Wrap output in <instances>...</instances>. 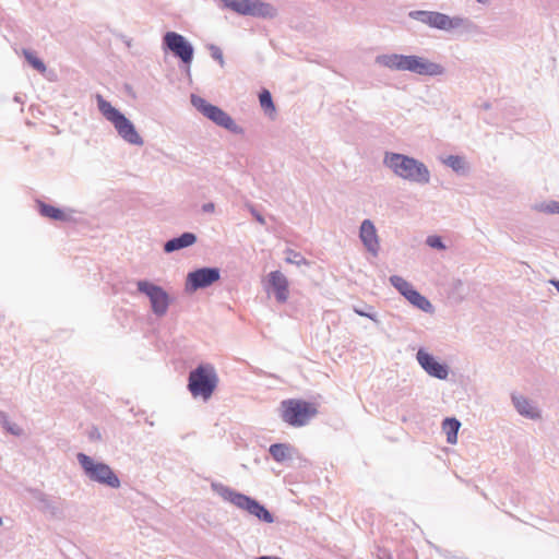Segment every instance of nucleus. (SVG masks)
Instances as JSON below:
<instances>
[{
  "label": "nucleus",
  "instance_id": "f03ea898",
  "mask_svg": "<svg viewBox=\"0 0 559 559\" xmlns=\"http://www.w3.org/2000/svg\"><path fill=\"white\" fill-rule=\"evenodd\" d=\"M212 490L217 493L224 501H228L240 510L248 512L250 515L257 518L263 523H273L274 515L257 499L236 491L235 489L222 484L213 481L211 484Z\"/></svg>",
  "mask_w": 559,
  "mask_h": 559
},
{
  "label": "nucleus",
  "instance_id": "f3484780",
  "mask_svg": "<svg viewBox=\"0 0 559 559\" xmlns=\"http://www.w3.org/2000/svg\"><path fill=\"white\" fill-rule=\"evenodd\" d=\"M411 72L418 75L438 76L444 73V68L439 63L414 55Z\"/></svg>",
  "mask_w": 559,
  "mask_h": 559
},
{
  "label": "nucleus",
  "instance_id": "37998d69",
  "mask_svg": "<svg viewBox=\"0 0 559 559\" xmlns=\"http://www.w3.org/2000/svg\"><path fill=\"white\" fill-rule=\"evenodd\" d=\"M2 525V518H0V526Z\"/></svg>",
  "mask_w": 559,
  "mask_h": 559
},
{
  "label": "nucleus",
  "instance_id": "412c9836",
  "mask_svg": "<svg viewBox=\"0 0 559 559\" xmlns=\"http://www.w3.org/2000/svg\"><path fill=\"white\" fill-rule=\"evenodd\" d=\"M405 298L414 307H416L417 309H419L426 313H432L435 310L432 304L414 287L411 292H408V294L405 296Z\"/></svg>",
  "mask_w": 559,
  "mask_h": 559
},
{
  "label": "nucleus",
  "instance_id": "72a5a7b5",
  "mask_svg": "<svg viewBox=\"0 0 559 559\" xmlns=\"http://www.w3.org/2000/svg\"><path fill=\"white\" fill-rule=\"evenodd\" d=\"M209 50H210L211 57L215 61H217L219 63V66L223 68L224 64H225V60H224V56H223L222 49L218 46L212 44V45L209 46Z\"/></svg>",
  "mask_w": 559,
  "mask_h": 559
},
{
  "label": "nucleus",
  "instance_id": "4c0bfd02",
  "mask_svg": "<svg viewBox=\"0 0 559 559\" xmlns=\"http://www.w3.org/2000/svg\"><path fill=\"white\" fill-rule=\"evenodd\" d=\"M91 439H100V433L97 428H94L90 433Z\"/></svg>",
  "mask_w": 559,
  "mask_h": 559
},
{
  "label": "nucleus",
  "instance_id": "0eeeda50",
  "mask_svg": "<svg viewBox=\"0 0 559 559\" xmlns=\"http://www.w3.org/2000/svg\"><path fill=\"white\" fill-rule=\"evenodd\" d=\"M225 9L242 16L272 20L278 14L277 9L262 0H219Z\"/></svg>",
  "mask_w": 559,
  "mask_h": 559
},
{
  "label": "nucleus",
  "instance_id": "20e7f679",
  "mask_svg": "<svg viewBox=\"0 0 559 559\" xmlns=\"http://www.w3.org/2000/svg\"><path fill=\"white\" fill-rule=\"evenodd\" d=\"M99 112L115 127L119 136L131 145H143L144 141L136 131L133 122L119 109L114 107L102 95L96 96Z\"/></svg>",
  "mask_w": 559,
  "mask_h": 559
},
{
  "label": "nucleus",
  "instance_id": "cd10ccee",
  "mask_svg": "<svg viewBox=\"0 0 559 559\" xmlns=\"http://www.w3.org/2000/svg\"><path fill=\"white\" fill-rule=\"evenodd\" d=\"M0 424L7 432H9L15 437H20L23 433V429L20 426H17L15 423H12L9 419V416L7 415V413H4V412H0Z\"/></svg>",
  "mask_w": 559,
  "mask_h": 559
},
{
  "label": "nucleus",
  "instance_id": "5701e85b",
  "mask_svg": "<svg viewBox=\"0 0 559 559\" xmlns=\"http://www.w3.org/2000/svg\"><path fill=\"white\" fill-rule=\"evenodd\" d=\"M461 427L460 420L454 417H447L442 423V428L447 435L448 443L454 444L457 441V432Z\"/></svg>",
  "mask_w": 559,
  "mask_h": 559
},
{
  "label": "nucleus",
  "instance_id": "9b49d317",
  "mask_svg": "<svg viewBox=\"0 0 559 559\" xmlns=\"http://www.w3.org/2000/svg\"><path fill=\"white\" fill-rule=\"evenodd\" d=\"M221 270L215 266H203L188 273L186 278V292L195 293L219 281Z\"/></svg>",
  "mask_w": 559,
  "mask_h": 559
},
{
  "label": "nucleus",
  "instance_id": "a19ab883",
  "mask_svg": "<svg viewBox=\"0 0 559 559\" xmlns=\"http://www.w3.org/2000/svg\"><path fill=\"white\" fill-rule=\"evenodd\" d=\"M490 107H491V106H490V104H489V103H484V105H483V108H484V109H486V110H487V109H489Z\"/></svg>",
  "mask_w": 559,
  "mask_h": 559
},
{
  "label": "nucleus",
  "instance_id": "4be33fe9",
  "mask_svg": "<svg viewBox=\"0 0 559 559\" xmlns=\"http://www.w3.org/2000/svg\"><path fill=\"white\" fill-rule=\"evenodd\" d=\"M293 447L288 443H273L270 445L269 452L274 461L276 462H285L290 460Z\"/></svg>",
  "mask_w": 559,
  "mask_h": 559
},
{
  "label": "nucleus",
  "instance_id": "39448f33",
  "mask_svg": "<svg viewBox=\"0 0 559 559\" xmlns=\"http://www.w3.org/2000/svg\"><path fill=\"white\" fill-rule=\"evenodd\" d=\"M76 459L81 468L83 469L84 475L91 481L114 489L120 487L121 481L118 475L108 464L95 461L93 457L82 452L76 454Z\"/></svg>",
  "mask_w": 559,
  "mask_h": 559
},
{
  "label": "nucleus",
  "instance_id": "ea45409f",
  "mask_svg": "<svg viewBox=\"0 0 559 559\" xmlns=\"http://www.w3.org/2000/svg\"><path fill=\"white\" fill-rule=\"evenodd\" d=\"M255 559H282V558L275 557V556H260V557H257Z\"/></svg>",
  "mask_w": 559,
  "mask_h": 559
},
{
  "label": "nucleus",
  "instance_id": "f8f14e48",
  "mask_svg": "<svg viewBox=\"0 0 559 559\" xmlns=\"http://www.w3.org/2000/svg\"><path fill=\"white\" fill-rule=\"evenodd\" d=\"M416 358L420 367L431 377L439 380H445L449 376V366L439 362L433 355L426 352L424 348L418 349Z\"/></svg>",
  "mask_w": 559,
  "mask_h": 559
},
{
  "label": "nucleus",
  "instance_id": "2f4dec72",
  "mask_svg": "<svg viewBox=\"0 0 559 559\" xmlns=\"http://www.w3.org/2000/svg\"><path fill=\"white\" fill-rule=\"evenodd\" d=\"M536 210L548 214H559V202L550 201L548 203H540L536 205Z\"/></svg>",
  "mask_w": 559,
  "mask_h": 559
},
{
  "label": "nucleus",
  "instance_id": "b1692460",
  "mask_svg": "<svg viewBox=\"0 0 559 559\" xmlns=\"http://www.w3.org/2000/svg\"><path fill=\"white\" fill-rule=\"evenodd\" d=\"M436 14L437 11L413 10L408 12V17L435 28Z\"/></svg>",
  "mask_w": 559,
  "mask_h": 559
},
{
  "label": "nucleus",
  "instance_id": "a211bd4d",
  "mask_svg": "<svg viewBox=\"0 0 559 559\" xmlns=\"http://www.w3.org/2000/svg\"><path fill=\"white\" fill-rule=\"evenodd\" d=\"M269 284L274 293L275 299L284 304L288 299V281L281 271H273L269 274Z\"/></svg>",
  "mask_w": 559,
  "mask_h": 559
},
{
  "label": "nucleus",
  "instance_id": "dca6fc26",
  "mask_svg": "<svg viewBox=\"0 0 559 559\" xmlns=\"http://www.w3.org/2000/svg\"><path fill=\"white\" fill-rule=\"evenodd\" d=\"M36 210L40 216L56 222H73L72 214L74 210H62L60 207L48 204L41 200H36Z\"/></svg>",
  "mask_w": 559,
  "mask_h": 559
},
{
  "label": "nucleus",
  "instance_id": "393cba45",
  "mask_svg": "<svg viewBox=\"0 0 559 559\" xmlns=\"http://www.w3.org/2000/svg\"><path fill=\"white\" fill-rule=\"evenodd\" d=\"M28 492L32 495V497L37 500L41 504V509L45 511L50 512L51 514L57 513V507L53 504V502L48 498V496L43 492L39 489L32 488L28 489Z\"/></svg>",
  "mask_w": 559,
  "mask_h": 559
},
{
  "label": "nucleus",
  "instance_id": "7c9ffc66",
  "mask_svg": "<svg viewBox=\"0 0 559 559\" xmlns=\"http://www.w3.org/2000/svg\"><path fill=\"white\" fill-rule=\"evenodd\" d=\"M259 102H260V106L265 110V111H275V105H274V102H273V98H272V94L270 93L269 90L266 88H263L260 94H259Z\"/></svg>",
  "mask_w": 559,
  "mask_h": 559
},
{
  "label": "nucleus",
  "instance_id": "f257e3e1",
  "mask_svg": "<svg viewBox=\"0 0 559 559\" xmlns=\"http://www.w3.org/2000/svg\"><path fill=\"white\" fill-rule=\"evenodd\" d=\"M383 165L403 180L420 186L430 182V170L415 157L394 152H385Z\"/></svg>",
  "mask_w": 559,
  "mask_h": 559
},
{
  "label": "nucleus",
  "instance_id": "9d476101",
  "mask_svg": "<svg viewBox=\"0 0 559 559\" xmlns=\"http://www.w3.org/2000/svg\"><path fill=\"white\" fill-rule=\"evenodd\" d=\"M162 46L165 51H170L185 66L190 68L194 56V48L183 35L173 31L166 32L163 36Z\"/></svg>",
  "mask_w": 559,
  "mask_h": 559
},
{
  "label": "nucleus",
  "instance_id": "7ed1b4c3",
  "mask_svg": "<svg viewBox=\"0 0 559 559\" xmlns=\"http://www.w3.org/2000/svg\"><path fill=\"white\" fill-rule=\"evenodd\" d=\"M219 379L215 367L209 362H201L190 370L187 388L194 399L209 401L217 389Z\"/></svg>",
  "mask_w": 559,
  "mask_h": 559
},
{
  "label": "nucleus",
  "instance_id": "423d86ee",
  "mask_svg": "<svg viewBox=\"0 0 559 559\" xmlns=\"http://www.w3.org/2000/svg\"><path fill=\"white\" fill-rule=\"evenodd\" d=\"M281 418L292 427L306 426L318 414L317 406L300 399H288L281 402Z\"/></svg>",
  "mask_w": 559,
  "mask_h": 559
},
{
  "label": "nucleus",
  "instance_id": "1a4fd4ad",
  "mask_svg": "<svg viewBox=\"0 0 559 559\" xmlns=\"http://www.w3.org/2000/svg\"><path fill=\"white\" fill-rule=\"evenodd\" d=\"M138 292L145 295L151 304L152 312L158 317H164L171 304L169 294L159 285L147 280L136 282Z\"/></svg>",
  "mask_w": 559,
  "mask_h": 559
},
{
  "label": "nucleus",
  "instance_id": "ddd939ff",
  "mask_svg": "<svg viewBox=\"0 0 559 559\" xmlns=\"http://www.w3.org/2000/svg\"><path fill=\"white\" fill-rule=\"evenodd\" d=\"M435 17V28L440 31L449 32L461 27L466 33H472L477 28V25L467 17L449 16L441 12H437Z\"/></svg>",
  "mask_w": 559,
  "mask_h": 559
},
{
  "label": "nucleus",
  "instance_id": "aec40b11",
  "mask_svg": "<svg viewBox=\"0 0 559 559\" xmlns=\"http://www.w3.org/2000/svg\"><path fill=\"white\" fill-rule=\"evenodd\" d=\"M197 240L198 238L194 233L185 231L181 235L167 240L164 243V251L166 253H171L194 245Z\"/></svg>",
  "mask_w": 559,
  "mask_h": 559
},
{
  "label": "nucleus",
  "instance_id": "58836bf2",
  "mask_svg": "<svg viewBox=\"0 0 559 559\" xmlns=\"http://www.w3.org/2000/svg\"><path fill=\"white\" fill-rule=\"evenodd\" d=\"M550 284L557 289L559 293V280H550Z\"/></svg>",
  "mask_w": 559,
  "mask_h": 559
},
{
  "label": "nucleus",
  "instance_id": "473e14b6",
  "mask_svg": "<svg viewBox=\"0 0 559 559\" xmlns=\"http://www.w3.org/2000/svg\"><path fill=\"white\" fill-rule=\"evenodd\" d=\"M286 262L296 265L309 264V262L305 259V257H302L301 253L294 250H287Z\"/></svg>",
  "mask_w": 559,
  "mask_h": 559
},
{
  "label": "nucleus",
  "instance_id": "6ab92c4d",
  "mask_svg": "<svg viewBox=\"0 0 559 559\" xmlns=\"http://www.w3.org/2000/svg\"><path fill=\"white\" fill-rule=\"evenodd\" d=\"M511 399L516 412L521 416L534 420L542 417L540 411L528 399L515 394H512Z\"/></svg>",
  "mask_w": 559,
  "mask_h": 559
},
{
  "label": "nucleus",
  "instance_id": "bb28decb",
  "mask_svg": "<svg viewBox=\"0 0 559 559\" xmlns=\"http://www.w3.org/2000/svg\"><path fill=\"white\" fill-rule=\"evenodd\" d=\"M389 282L404 297L413 289V285L399 275H391Z\"/></svg>",
  "mask_w": 559,
  "mask_h": 559
},
{
  "label": "nucleus",
  "instance_id": "6e6552de",
  "mask_svg": "<svg viewBox=\"0 0 559 559\" xmlns=\"http://www.w3.org/2000/svg\"><path fill=\"white\" fill-rule=\"evenodd\" d=\"M190 99L192 106L216 126L235 134L242 133V128L239 127L234 119L218 106L209 103L206 99L195 94H191Z\"/></svg>",
  "mask_w": 559,
  "mask_h": 559
},
{
  "label": "nucleus",
  "instance_id": "e433bc0d",
  "mask_svg": "<svg viewBox=\"0 0 559 559\" xmlns=\"http://www.w3.org/2000/svg\"><path fill=\"white\" fill-rule=\"evenodd\" d=\"M203 213H213L215 211V204L213 202H207L202 205Z\"/></svg>",
  "mask_w": 559,
  "mask_h": 559
},
{
  "label": "nucleus",
  "instance_id": "a878e982",
  "mask_svg": "<svg viewBox=\"0 0 559 559\" xmlns=\"http://www.w3.org/2000/svg\"><path fill=\"white\" fill-rule=\"evenodd\" d=\"M22 55L24 56L27 63L37 70L39 73H44L46 71V64L45 62L36 56V53L27 48L22 49Z\"/></svg>",
  "mask_w": 559,
  "mask_h": 559
},
{
  "label": "nucleus",
  "instance_id": "c85d7f7f",
  "mask_svg": "<svg viewBox=\"0 0 559 559\" xmlns=\"http://www.w3.org/2000/svg\"><path fill=\"white\" fill-rule=\"evenodd\" d=\"M353 311L360 316L372 320L376 323H379L378 314L373 311V307L368 304L355 305L353 306Z\"/></svg>",
  "mask_w": 559,
  "mask_h": 559
},
{
  "label": "nucleus",
  "instance_id": "4468645a",
  "mask_svg": "<svg viewBox=\"0 0 559 559\" xmlns=\"http://www.w3.org/2000/svg\"><path fill=\"white\" fill-rule=\"evenodd\" d=\"M414 55L384 53L376 58V63L394 71L411 72Z\"/></svg>",
  "mask_w": 559,
  "mask_h": 559
},
{
  "label": "nucleus",
  "instance_id": "2eb2a0df",
  "mask_svg": "<svg viewBox=\"0 0 559 559\" xmlns=\"http://www.w3.org/2000/svg\"><path fill=\"white\" fill-rule=\"evenodd\" d=\"M359 238L367 249L373 255L380 250L379 237L374 224L370 219H364L359 227Z\"/></svg>",
  "mask_w": 559,
  "mask_h": 559
},
{
  "label": "nucleus",
  "instance_id": "f704fd0d",
  "mask_svg": "<svg viewBox=\"0 0 559 559\" xmlns=\"http://www.w3.org/2000/svg\"><path fill=\"white\" fill-rule=\"evenodd\" d=\"M427 245L433 249L444 250L445 245L440 236H429L426 240Z\"/></svg>",
  "mask_w": 559,
  "mask_h": 559
},
{
  "label": "nucleus",
  "instance_id": "c9c22d12",
  "mask_svg": "<svg viewBox=\"0 0 559 559\" xmlns=\"http://www.w3.org/2000/svg\"><path fill=\"white\" fill-rule=\"evenodd\" d=\"M247 209L249 210L250 214L254 217V219L261 224L265 225V218L263 215L255 209L253 204H247Z\"/></svg>",
  "mask_w": 559,
  "mask_h": 559
},
{
  "label": "nucleus",
  "instance_id": "79ce46f5",
  "mask_svg": "<svg viewBox=\"0 0 559 559\" xmlns=\"http://www.w3.org/2000/svg\"><path fill=\"white\" fill-rule=\"evenodd\" d=\"M478 3H481V4H487L489 3V0H476Z\"/></svg>",
  "mask_w": 559,
  "mask_h": 559
},
{
  "label": "nucleus",
  "instance_id": "c756f323",
  "mask_svg": "<svg viewBox=\"0 0 559 559\" xmlns=\"http://www.w3.org/2000/svg\"><path fill=\"white\" fill-rule=\"evenodd\" d=\"M444 164L452 168L457 174H463L466 170V162L459 155H449L444 159Z\"/></svg>",
  "mask_w": 559,
  "mask_h": 559
}]
</instances>
